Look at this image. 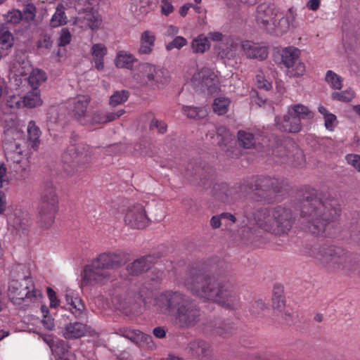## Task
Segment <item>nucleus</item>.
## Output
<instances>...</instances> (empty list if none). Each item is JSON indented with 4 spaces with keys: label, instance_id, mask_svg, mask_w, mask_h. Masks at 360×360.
Wrapping results in <instances>:
<instances>
[{
    "label": "nucleus",
    "instance_id": "6",
    "mask_svg": "<svg viewBox=\"0 0 360 360\" xmlns=\"http://www.w3.org/2000/svg\"><path fill=\"white\" fill-rule=\"evenodd\" d=\"M314 257L331 273H352L359 266V261L354 255L335 245H325L316 249Z\"/></svg>",
    "mask_w": 360,
    "mask_h": 360
},
{
    "label": "nucleus",
    "instance_id": "37",
    "mask_svg": "<svg viewBox=\"0 0 360 360\" xmlns=\"http://www.w3.org/2000/svg\"><path fill=\"white\" fill-rule=\"evenodd\" d=\"M66 23V16L63 4H58L50 20V26L57 27Z\"/></svg>",
    "mask_w": 360,
    "mask_h": 360
},
{
    "label": "nucleus",
    "instance_id": "31",
    "mask_svg": "<svg viewBox=\"0 0 360 360\" xmlns=\"http://www.w3.org/2000/svg\"><path fill=\"white\" fill-rule=\"evenodd\" d=\"M81 13H85L84 18L86 20L88 25L91 30L97 29L101 24V17L95 8L83 11Z\"/></svg>",
    "mask_w": 360,
    "mask_h": 360
},
{
    "label": "nucleus",
    "instance_id": "43",
    "mask_svg": "<svg viewBox=\"0 0 360 360\" xmlns=\"http://www.w3.org/2000/svg\"><path fill=\"white\" fill-rule=\"evenodd\" d=\"M354 97V91L351 89H347L340 92L335 91L332 94V98L335 101L348 103Z\"/></svg>",
    "mask_w": 360,
    "mask_h": 360
},
{
    "label": "nucleus",
    "instance_id": "48",
    "mask_svg": "<svg viewBox=\"0 0 360 360\" xmlns=\"http://www.w3.org/2000/svg\"><path fill=\"white\" fill-rule=\"evenodd\" d=\"M27 133L29 139L33 142L34 146L37 144V142H39V139L40 136V130L35 125V123L33 121H31L29 122L28 127H27Z\"/></svg>",
    "mask_w": 360,
    "mask_h": 360
},
{
    "label": "nucleus",
    "instance_id": "25",
    "mask_svg": "<svg viewBox=\"0 0 360 360\" xmlns=\"http://www.w3.org/2000/svg\"><path fill=\"white\" fill-rule=\"evenodd\" d=\"M299 49L290 46L282 51L281 63L288 69L293 67L299 59Z\"/></svg>",
    "mask_w": 360,
    "mask_h": 360
},
{
    "label": "nucleus",
    "instance_id": "22",
    "mask_svg": "<svg viewBox=\"0 0 360 360\" xmlns=\"http://www.w3.org/2000/svg\"><path fill=\"white\" fill-rule=\"evenodd\" d=\"M155 36L151 31H144L140 37V47L138 53L140 55H148L153 51L155 46Z\"/></svg>",
    "mask_w": 360,
    "mask_h": 360
},
{
    "label": "nucleus",
    "instance_id": "2",
    "mask_svg": "<svg viewBox=\"0 0 360 360\" xmlns=\"http://www.w3.org/2000/svg\"><path fill=\"white\" fill-rule=\"evenodd\" d=\"M300 224L305 232L319 235L340 217V205L337 199L317 192L306 190L299 199Z\"/></svg>",
    "mask_w": 360,
    "mask_h": 360
},
{
    "label": "nucleus",
    "instance_id": "38",
    "mask_svg": "<svg viewBox=\"0 0 360 360\" xmlns=\"http://www.w3.org/2000/svg\"><path fill=\"white\" fill-rule=\"evenodd\" d=\"M230 101L224 97H219L214 99L213 103V110L219 115H224L228 111Z\"/></svg>",
    "mask_w": 360,
    "mask_h": 360
},
{
    "label": "nucleus",
    "instance_id": "57",
    "mask_svg": "<svg viewBox=\"0 0 360 360\" xmlns=\"http://www.w3.org/2000/svg\"><path fill=\"white\" fill-rule=\"evenodd\" d=\"M266 309V304L262 300L255 301L251 306L250 312L254 316L259 315Z\"/></svg>",
    "mask_w": 360,
    "mask_h": 360
},
{
    "label": "nucleus",
    "instance_id": "20",
    "mask_svg": "<svg viewBox=\"0 0 360 360\" xmlns=\"http://www.w3.org/2000/svg\"><path fill=\"white\" fill-rule=\"evenodd\" d=\"M153 257L151 255L143 256L127 266V271L131 276H139L150 268Z\"/></svg>",
    "mask_w": 360,
    "mask_h": 360
},
{
    "label": "nucleus",
    "instance_id": "47",
    "mask_svg": "<svg viewBox=\"0 0 360 360\" xmlns=\"http://www.w3.org/2000/svg\"><path fill=\"white\" fill-rule=\"evenodd\" d=\"M53 43L51 35L44 32L40 34L37 46L38 49H51L53 46Z\"/></svg>",
    "mask_w": 360,
    "mask_h": 360
},
{
    "label": "nucleus",
    "instance_id": "12",
    "mask_svg": "<svg viewBox=\"0 0 360 360\" xmlns=\"http://www.w3.org/2000/svg\"><path fill=\"white\" fill-rule=\"evenodd\" d=\"M124 222L133 229H141L149 224L150 219L146 215L144 207L141 204H136L128 208Z\"/></svg>",
    "mask_w": 360,
    "mask_h": 360
},
{
    "label": "nucleus",
    "instance_id": "10",
    "mask_svg": "<svg viewBox=\"0 0 360 360\" xmlns=\"http://www.w3.org/2000/svg\"><path fill=\"white\" fill-rule=\"evenodd\" d=\"M314 113L302 104L289 107L288 113L283 117H276L275 122L278 128L284 132L297 133L302 129V119H311Z\"/></svg>",
    "mask_w": 360,
    "mask_h": 360
},
{
    "label": "nucleus",
    "instance_id": "55",
    "mask_svg": "<svg viewBox=\"0 0 360 360\" xmlns=\"http://www.w3.org/2000/svg\"><path fill=\"white\" fill-rule=\"evenodd\" d=\"M187 43L186 39L183 37H176L171 42L168 43L166 46V49L168 51H171L173 49H181L185 46Z\"/></svg>",
    "mask_w": 360,
    "mask_h": 360
},
{
    "label": "nucleus",
    "instance_id": "21",
    "mask_svg": "<svg viewBox=\"0 0 360 360\" xmlns=\"http://www.w3.org/2000/svg\"><path fill=\"white\" fill-rule=\"evenodd\" d=\"M88 332L89 327L78 321L68 323L63 330V336L68 339L79 338L84 336Z\"/></svg>",
    "mask_w": 360,
    "mask_h": 360
},
{
    "label": "nucleus",
    "instance_id": "3",
    "mask_svg": "<svg viewBox=\"0 0 360 360\" xmlns=\"http://www.w3.org/2000/svg\"><path fill=\"white\" fill-rule=\"evenodd\" d=\"M157 305L163 314H173V323L179 329L193 328L201 320V310L196 302L180 291L167 290L161 293Z\"/></svg>",
    "mask_w": 360,
    "mask_h": 360
},
{
    "label": "nucleus",
    "instance_id": "7",
    "mask_svg": "<svg viewBox=\"0 0 360 360\" xmlns=\"http://www.w3.org/2000/svg\"><path fill=\"white\" fill-rule=\"evenodd\" d=\"M283 181L268 176H257L251 178L240 186L241 192L251 191L255 200L264 203H272L276 201L277 195L283 188Z\"/></svg>",
    "mask_w": 360,
    "mask_h": 360
},
{
    "label": "nucleus",
    "instance_id": "56",
    "mask_svg": "<svg viewBox=\"0 0 360 360\" xmlns=\"http://www.w3.org/2000/svg\"><path fill=\"white\" fill-rule=\"evenodd\" d=\"M46 80V73L43 70H34L30 77V82L32 84H41Z\"/></svg>",
    "mask_w": 360,
    "mask_h": 360
},
{
    "label": "nucleus",
    "instance_id": "42",
    "mask_svg": "<svg viewBox=\"0 0 360 360\" xmlns=\"http://www.w3.org/2000/svg\"><path fill=\"white\" fill-rule=\"evenodd\" d=\"M65 309H68L75 318L79 319L81 318L84 314L85 305L79 297H76V300H75L74 304L68 307H65Z\"/></svg>",
    "mask_w": 360,
    "mask_h": 360
},
{
    "label": "nucleus",
    "instance_id": "64",
    "mask_svg": "<svg viewBox=\"0 0 360 360\" xmlns=\"http://www.w3.org/2000/svg\"><path fill=\"white\" fill-rule=\"evenodd\" d=\"M174 11L170 0H161V12L165 15H169Z\"/></svg>",
    "mask_w": 360,
    "mask_h": 360
},
{
    "label": "nucleus",
    "instance_id": "5",
    "mask_svg": "<svg viewBox=\"0 0 360 360\" xmlns=\"http://www.w3.org/2000/svg\"><path fill=\"white\" fill-rule=\"evenodd\" d=\"M129 260L128 253L116 250L100 254L91 265L84 268L81 285H93L95 283H105L110 278L109 270L117 269Z\"/></svg>",
    "mask_w": 360,
    "mask_h": 360
},
{
    "label": "nucleus",
    "instance_id": "60",
    "mask_svg": "<svg viewBox=\"0 0 360 360\" xmlns=\"http://www.w3.org/2000/svg\"><path fill=\"white\" fill-rule=\"evenodd\" d=\"M297 15L295 9L291 7L287 11L283 18L290 24L292 28H295L297 26L296 23Z\"/></svg>",
    "mask_w": 360,
    "mask_h": 360
},
{
    "label": "nucleus",
    "instance_id": "33",
    "mask_svg": "<svg viewBox=\"0 0 360 360\" xmlns=\"http://www.w3.org/2000/svg\"><path fill=\"white\" fill-rule=\"evenodd\" d=\"M234 43L231 42L230 44L229 43L220 44L217 46L215 47V51L217 55V57L221 59H231L233 58L236 56V53L233 51Z\"/></svg>",
    "mask_w": 360,
    "mask_h": 360
},
{
    "label": "nucleus",
    "instance_id": "18",
    "mask_svg": "<svg viewBox=\"0 0 360 360\" xmlns=\"http://www.w3.org/2000/svg\"><path fill=\"white\" fill-rule=\"evenodd\" d=\"M150 72L149 87L153 89H162L169 81V72L166 69L152 65Z\"/></svg>",
    "mask_w": 360,
    "mask_h": 360
},
{
    "label": "nucleus",
    "instance_id": "35",
    "mask_svg": "<svg viewBox=\"0 0 360 360\" xmlns=\"http://www.w3.org/2000/svg\"><path fill=\"white\" fill-rule=\"evenodd\" d=\"M238 140L240 146L244 148H251L255 145V138L252 133L243 130L238 132Z\"/></svg>",
    "mask_w": 360,
    "mask_h": 360
},
{
    "label": "nucleus",
    "instance_id": "30",
    "mask_svg": "<svg viewBox=\"0 0 360 360\" xmlns=\"http://www.w3.org/2000/svg\"><path fill=\"white\" fill-rule=\"evenodd\" d=\"M135 61L136 60L132 54L120 51L115 59V65L119 68L131 69Z\"/></svg>",
    "mask_w": 360,
    "mask_h": 360
},
{
    "label": "nucleus",
    "instance_id": "51",
    "mask_svg": "<svg viewBox=\"0 0 360 360\" xmlns=\"http://www.w3.org/2000/svg\"><path fill=\"white\" fill-rule=\"evenodd\" d=\"M7 107L12 109H18L22 105V98L18 95L8 96L6 100Z\"/></svg>",
    "mask_w": 360,
    "mask_h": 360
},
{
    "label": "nucleus",
    "instance_id": "40",
    "mask_svg": "<svg viewBox=\"0 0 360 360\" xmlns=\"http://www.w3.org/2000/svg\"><path fill=\"white\" fill-rule=\"evenodd\" d=\"M184 113L189 118L200 120L206 116L207 112L202 108L186 106Z\"/></svg>",
    "mask_w": 360,
    "mask_h": 360
},
{
    "label": "nucleus",
    "instance_id": "29",
    "mask_svg": "<svg viewBox=\"0 0 360 360\" xmlns=\"http://www.w3.org/2000/svg\"><path fill=\"white\" fill-rule=\"evenodd\" d=\"M50 340L49 347L53 354L58 357L68 355L70 347L67 342L58 338H56V340Z\"/></svg>",
    "mask_w": 360,
    "mask_h": 360
},
{
    "label": "nucleus",
    "instance_id": "49",
    "mask_svg": "<svg viewBox=\"0 0 360 360\" xmlns=\"http://www.w3.org/2000/svg\"><path fill=\"white\" fill-rule=\"evenodd\" d=\"M41 105V100L39 96L33 94H27L22 98V105L33 108Z\"/></svg>",
    "mask_w": 360,
    "mask_h": 360
},
{
    "label": "nucleus",
    "instance_id": "14",
    "mask_svg": "<svg viewBox=\"0 0 360 360\" xmlns=\"http://www.w3.org/2000/svg\"><path fill=\"white\" fill-rule=\"evenodd\" d=\"M24 283L15 282L12 286L11 292L13 294L12 299L15 300L18 304H21V301L25 299H30L37 297V291L34 289L32 281L29 278H25Z\"/></svg>",
    "mask_w": 360,
    "mask_h": 360
},
{
    "label": "nucleus",
    "instance_id": "59",
    "mask_svg": "<svg viewBox=\"0 0 360 360\" xmlns=\"http://www.w3.org/2000/svg\"><path fill=\"white\" fill-rule=\"evenodd\" d=\"M149 129L153 130L157 129L160 134H165L167 131V125L164 122L159 121L156 118H153L149 125Z\"/></svg>",
    "mask_w": 360,
    "mask_h": 360
},
{
    "label": "nucleus",
    "instance_id": "62",
    "mask_svg": "<svg viewBox=\"0 0 360 360\" xmlns=\"http://www.w3.org/2000/svg\"><path fill=\"white\" fill-rule=\"evenodd\" d=\"M47 295L50 300V307H57L60 304V300L57 298L56 292L50 287L46 289Z\"/></svg>",
    "mask_w": 360,
    "mask_h": 360
},
{
    "label": "nucleus",
    "instance_id": "63",
    "mask_svg": "<svg viewBox=\"0 0 360 360\" xmlns=\"http://www.w3.org/2000/svg\"><path fill=\"white\" fill-rule=\"evenodd\" d=\"M105 114L101 111L95 112L91 117V122L92 124H105Z\"/></svg>",
    "mask_w": 360,
    "mask_h": 360
},
{
    "label": "nucleus",
    "instance_id": "9",
    "mask_svg": "<svg viewBox=\"0 0 360 360\" xmlns=\"http://www.w3.org/2000/svg\"><path fill=\"white\" fill-rule=\"evenodd\" d=\"M63 168L68 175L83 172L88 166L90 157L82 143L70 144L62 155Z\"/></svg>",
    "mask_w": 360,
    "mask_h": 360
},
{
    "label": "nucleus",
    "instance_id": "61",
    "mask_svg": "<svg viewBox=\"0 0 360 360\" xmlns=\"http://www.w3.org/2000/svg\"><path fill=\"white\" fill-rule=\"evenodd\" d=\"M346 160L348 164L360 172V155L357 154H348L346 155Z\"/></svg>",
    "mask_w": 360,
    "mask_h": 360
},
{
    "label": "nucleus",
    "instance_id": "46",
    "mask_svg": "<svg viewBox=\"0 0 360 360\" xmlns=\"http://www.w3.org/2000/svg\"><path fill=\"white\" fill-rule=\"evenodd\" d=\"M217 137L218 139V144L220 146H226L229 140V131L224 126H219L216 129Z\"/></svg>",
    "mask_w": 360,
    "mask_h": 360
},
{
    "label": "nucleus",
    "instance_id": "58",
    "mask_svg": "<svg viewBox=\"0 0 360 360\" xmlns=\"http://www.w3.org/2000/svg\"><path fill=\"white\" fill-rule=\"evenodd\" d=\"M36 15V7L32 4H27L23 10L22 18L27 21L32 20Z\"/></svg>",
    "mask_w": 360,
    "mask_h": 360
},
{
    "label": "nucleus",
    "instance_id": "26",
    "mask_svg": "<svg viewBox=\"0 0 360 360\" xmlns=\"http://www.w3.org/2000/svg\"><path fill=\"white\" fill-rule=\"evenodd\" d=\"M91 54L95 62V68L101 70L104 68L103 58L107 54V48L102 44H94L91 47Z\"/></svg>",
    "mask_w": 360,
    "mask_h": 360
},
{
    "label": "nucleus",
    "instance_id": "44",
    "mask_svg": "<svg viewBox=\"0 0 360 360\" xmlns=\"http://www.w3.org/2000/svg\"><path fill=\"white\" fill-rule=\"evenodd\" d=\"M65 118V113L63 110L53 108H51L48 113V119L49 122L53 124H60Z\"/></svg>",
    "mask_w": 360,
    "mask_h": 360
},
{
    "label": "nucleus",
    "instance_id": "23",
    "mask_svg": "<svg viewBox=\"0 0 360 360\" xmlns=\"http://www.w3.org/2000/svg\"><path fill=\"white\" fill-rule=\"evenodd\" d=\"M120 333L123 337L136 343H139L142 341L148 343V342L151 341L152 339L150 335H146L139 330L130 329L128 328H120Z\"/></svg>",
    "mask_w": 360,
    "mask_h": 360
},
{
    "label": "nucleus",
    "instance_id": "52",
    "mask_svg": "<svg viewBox=\"0 0 360 360\" xmlns=\"http://www.w3.org/2000/svg\"><path fill=\"white\" fill-rule=\"evenodd\" d=\"M305 72V65L303 63L298 62L295 63L293 67H290V68L288 70V75L290 77H300L304 75Z\"/></svg>",
    "mask_w": 360,
    "mask_h": 360
},
{
    "label": "nucleus",
    "instance_id": "24",
    "mask_svg": "<svg viewBox=\"0 0 360 360\" xmlns=\"http://www.w3.org/2000/svg\"><path fill=\"white\" fill-rule=\"evenodd\" d=\"M152 64L143 63L141 64L134 74V78L137 83L142 86H149L150 77L151 75Z\"/></svg>",
    "mask_w": 360,
    "mask_h": 360
},
{
    "label": "nucleus",
    "instance_id": "11",
    "mask_svg": "<svg viewBox=\"0 0 360 360\" xmlns=\"http://www.w3.org/2000/svg\"><path fill=\"white\" fill-rule=\"evenodd\" d=\"M193 86L200 92L212 94L218 89L216 74L210 68H204L195 72L191 79Z\"/></svg>",
    "mask_w": 360,
    "mask_h": 360
},
{
    "label": "nucleus",
    "instance_id": "8",
    "mask_svg": "<svg viewBox=\"0 0 360 360\" xmlns=\"http://www.w3.org/2000/svg\"><path fill=\"white\" fill-rule=\"evenodd\" d=\"M58 209V198L55 186L46 182L41 195L39 207L38 222L44 229H49L54 222Z\"/></svg>",
    "mask_w": 360,
    "mask_h": 360
},
{
    "label": "nucleus",
    "instance_id": "16",
    "mask_svg": "<svg viewBox=\"0 0 360 360\" xmlns=\"http://www.w3.org/2000/svg\"><path fill=\"white\" fill-rule=\"evenodd\" d=\"M241 49L244 55L249 59H256L262 61L265 60L269 55L268 46L262 43H256L250 40L243 41Z\"/></svg>",
    "mask_w": 360,
    "mask_h": 360
},
{
    "label": "nucleus",
    "instance_id": "50",
    "mask_svg": "<svg viewBox=\"0 0 360 360\" xmlns=\"http://www.w3.org/2000/svg\"><path fill=\"white\" fill-rule=\"evenodd\" d=\"M22 20V13L18 10H13L9 11L5 15V21L6 23L16 25Z\"/></svg>",
    "mask_w": 360,
    "mask_h": 360
},
{
    "label": "nucleus",
    "instance_id": "54",
    "mask_svg": "<svg viewBox=\"0 0 360 360\" xmlns=\"http://www.w3.org/2000/svg\"><path fill=\"white\" fill-rule=\"evenodd\" d=\"M13 44V37L8 31L4 32L0 34V45L2 48L8 49Z\"/></svg>",
    "mask_w": 360,
    "mask_h": 360
},
{
    "label": "nucleus",
    "instance_id": "17",
    "mask_svg": "<svg viewBox=\"0 0 360 360\" xmlns=\"http://www.w3.org/2000/svg\"><path fill=\"white\" fill-rule=\"evenodd\" d=\"M188 354L199 359L208 358L212 354L210 345L202 340H195L189 342L186 348Z\"/></svg>",
    "mask_w": 360,
    "mask_h": 360
},
{
    "label": "nucleus",
    "instance_id": "4",
    "mask_svg": "<svg viewBox=\"0 0 360 360\" xmlns=\"http://www.w3.org/2000/svg\"><path fill=\"white\" fill-rule=\"evenodd\" d=\"M252 217L260 229L277 236L288 234L296 220L292 210L284 205L260 207Z\"/></svg>",
    "mask_w": 360,
    "mask_h": 360
},
{
    "label": "nucleus",
    "instance_id": "36",
    "mask_svg": "<svg viewBox=\"0 0 360 360\" xmlns=\"http://www.w3.org/2000/svg\"><path fill=\"white\" fill-rule=\"evenodd\" d=\"M282 290L280 287L274 288V292L272 297V307L276 313H281L285 307V297L281 294Z\"/></svg>",
    "mask_w": 360,
    "mask_h": 360
},
{
    "label": "nucleus",
    "instance_id": "45",
    "mask_svg": "<svg viewBox=\"0 0 360 360\" xmlns=\"http://www.w3.org/2000/svg\"><path fill=\"white\" fill-rule=\"evenodd\" d=\"M75 8L79 13L87 9H92L98 4L99 0H75Z\"/></svg>",
    "mask_w": 360,
    "mask_h": 360
},
{
    "label": "nucleus",
    "instance_id": "15",
    "mask_svg": "<svg viewBox=\"0 0 360 360\" xmlns=\"http://www.w3.org/2000/svg\"><path fill=\"white\" fill-rule=\"evenodd\" d=\"M187 175L191 176L195 180H199L198 184L207 188L210 187L214 181V171L209 166H194L189 163L187 167Z\"/></svg>",
    "mask_w": 360,
    "mask_h": 360
},
{
    "label": "nucleus",
    "instance_id": "32",
    "mask_svg": "<svg viewBox=\"0 0 360 360\" xmlns=\"http://www.w3.org/2000/svg\"><path fill=\"white\" fill-rule=\"evenodd\" d=\"M191 47L194 53H203L210 48V43L207 37L200 34L191 42Z\"/></svg>",
    "mask_w": 360,
    "mask_h": 360
},
{
    "label": "nucleus",
    "instance_id": "34",
    "mask_svg": "<svg viewBox=\"0 0 360 360\" xmlns=\"http://www.w3.org/2000/svg\"><path fill=\"white\" fill-rule=\"evenodd\" d=\"M274 27L268 30V33L271 34L282 35L287 33L290 28H292L290 24L284 19L283 17L281 18L278 20L273 22Z\"/></svg>",
    "mask_w": 360,
    "mask_h": 360
},
{
    "label": "nucleus",
    "instance_id": "28",
    "mask_svg": "<svg viewBox=\"0 0 360 360\" xmlns=\"http://www.w3.org/2000/svg\"><path fill=\"white\" fill-rule=\"evenodd\" d=\"M235 331L233 323L228 320L219 321L213 329L214 334L224 338L230 337Z\"/></svg>",
    "mask_w": 360,
    "mask_h": 360
},
{
    "label": "nucleus",
    "instance_id": "19",
    "mask_svg": "<svg viewBox=\"0 0 360 360\" xmlns=\"http://www.w3.org/2000/svg\"><path fill=\"white\" fill-rule=\"evenodd\" d=\"M90 101L91 98L88 95H79L75 97L71 105L72 116L78 120L84 118L87 114V108Z\"/></svg>",
    "mask_w": 360,
    "mask_h": 360
},
{
    "label": "nucleus",
    "instance_id": "39",
    "mask_svg": "<svg viewBox=\"0 0 360 360\" xmlns=\"http://www.w3.org/2000/svg\"><path fill=\"white\" fill-rule=\"evenodd\" d=\"M129 92L127 90L115 91L110 97L109 104L111 106H117L127 101Z\"/></svg>",
    "mask_w": 360,
    "mask_h": 360
},
{
    "label": "nucleus",
    "instance_id": "53",
    "mask_svg": "<svg viewBox=\"0 0 360 360\" xmlns=\"http://www.w3.org/2000/svg\"><path fill=\"white\" fill-rule=\"evenodd\" d=\"M72 35L68 28L63 27L60 32V37L58 38V46H65L69 44L71 41Z\"/></svg>",
    "mask_w": 360,
    "mask_h": 360
},
{
    "label": "nucleus",
    "instance_id": "41",
    "mask_svg": "<svg viewBox=\"0 0 360 360\" xmlns=\"http://www.w3.org/2000/svg\"><path fill=\"white\" fill-rule=\"evenodd\" d=\"M325 79L333 89H340L342 87L341 77L332 70L327 71Z\"/></svg>",
    "mask_w": 360,
    "mask_h": 360
},
{
    "label": "nucleus",
    "instance_id": "13",
    "mask_svg": "<svg viewBox=\"0 0 360 360\" xmlns=\"http://www.w3.org/2000/svg\"><path fill=\"white\" fill-rule=\"evenodd\" d=\"M278 9L274 4L264 2L257 6L255 21L258 26L268 32L270 22L277 16Z\"/></svg>",
    "mask_w": 360,
    "mask_h": 360
},
{
    "label": "nucleus",
    "instance_id": "27",
    "mask_svg": "<svg viewBox=\"0 0 360 360\" xmlns=\"http://www.w3.org/2000/svg\"><path fill=\"white\" fill-rule=\"evenodd\" d=\"M231 194V190L226 183L215 184L213 186V196L222 202H228L229 201V195Z\"/></svg>",
    "mask_w": 360,
    "mask_h": 360
},
{
    "label": "nucleus",
    "instance_id": "1",
    "mask_svg": "<svg viewBox=\"0 0 360 360\" xmlns=\"http://www.w3.org/2000/svg\"><path fill=\"white\" fill-rule=\"evenodd\" d=\"M206 264H197L190 268L184 285L194 295L209 301L217 302L223 307L237 309L240 298L233 284L226 278L216 277Z\"/></svg>",
    "mask_w": 360,
    "mask_h": 360
}]
</instances>
